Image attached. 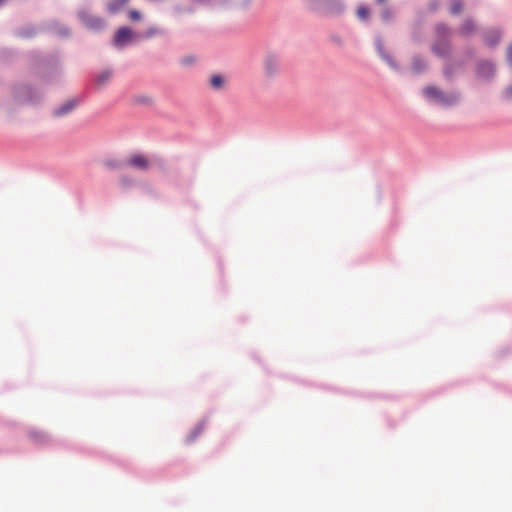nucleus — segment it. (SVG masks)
<instances>
[{
	"instance_id": "1",
	"label": "nucleus",
	"mask_w": 512,
	"mask_h": 512,
	"mask_svg": "<svg viewBox=\"0 0 512 512\" xmlns=\"http://www.w3.org/2000/svg\"><path fill=\"white\" fill-rule=\"evenodd\" d=\"M424 95L431 101L441 106H450L458 100L454 93H445L434 86H428L423 90Z\"/></svg>"
},
{
	"instance_id": "2",
	"label": "nucleus",
	"mask_w": 512,
	"mask_h": 512,
	"mask_svg": "<svg viewBox=\"0 0 512 512\" xmlns=\"http://www.w3.org/2000/svg\"><path fill=\"white\" fill-rule=\"evenodd\" d=\"M451 36V30L444 24H439L436 26V42L433 46V51L440 55L444 56L450 51L449 38Z\"/></svg>"
},
{
	"instance_id": "3",
	"label": "nucleus",
	"mask_w": 512,
	"mask_h": 512,
	"mask_svg": "<svg viewBox=\"0 0 512 512\" xmlns=\"http://www.w3.org/2000/svg\"><path fill=\"white\" fill-rule=\"evenodd\" d=\"M496 63L492 60L482 59L475 66L476 77L483 81H491L496 75Z\"/></svg>"
},
{
	"instance_id": "4",
	"label": "nucleus",
	"mask_w": 512,
	"mask_h": 512,
	"mask_svg": "<svg viewBox=\"0 0 512 512\" xmlns=\"http://www.w3.org/2000/svg\"><path fill=\"white\" fill-rule=\"evenodd\" d=\"M80 18L83 24L90 30H100L104 26V21L101 18L92 16L88 12H81Z\"/></svg>"
},
{
	"instance_id": "5",
	"label": "nucleus",
	"mask_w": 512,
	"mask_h": 512,
	"mask_svg": "<svg viewBox=\"0 0 512 512\" xmlns=\"http://www.w3.org/2000/svg\"><path fill=\"white\" fill-rule=\"evenodd\" d=\"M127 165L139 170H147L149 168V160L142 154H134L127 159Z\"/></svg>"
},
{
	"instance_id": "6",
	"label": "nucleus",
	"mask_w": 512,
	"mask_h": 512,
	"mask_svg": "<svg viewBox=\"0 0 512 512\" xmlns=\"http://www.w3.org/2000/svg\"><path fill=\"white\" fill-rule=\"evenodd\" d=\"M501 32L498 29H490L483 35L484 44L490 48L497 46L501 40Z\"/></svg>"
},
{
	"instance_id": "7",
	"label": "nucleus",
	"mask_w": 512,
	"mask_h": 512,
	"mask_svg": "<svg viewBox=\"0 0 512 512\" xmlns=\"http://www.w3.org/2000/svg\"><path fill=\"white\" fill-rule=\"evenodd\" d=\"M133 32L131 29L122 27L114 36V44L116 46H123L132 39Z\"/></svg>"
},
{
	"instance_id": "8",
	"label": "nucleus",
	"mask_w": 512,
	"mask_h": 512,
	"mask_svg": "<svg viewBox=\"0 0 512 512\" xmlns=\"http://www.w3.org/2000/svg\"><path fill=\"white\" fill-rule=\"evenodd\" d=\"M475 32H476V24L471 19L464 20L457 31V33L463 37L470 36V35L474 34Z\"/></svg>"
},
{
	"instance_id": "9",
	"label": "nucleus",
	"mask_w": 512,
	"mask_h": 512,
	"mask_svg": "<svg viewBox=\"0 0 512 512\" xmlns=\"http://www.w3.org/2000/svg\"><path fill=\"white\" fill-rule=\"evenodd\" d=\"M77 105L76 100H69L59 108H57L54 112L56 116H63L71 112Z\"/></svg>"
},
{
	"instance_id": "10",
	"label": "nucleus",
	"mask_w": 512,
	"mask_h": 512,
	"mask_svg": "<svg viewBox=\"0 0 512 512\" xmlns=\"http://www.w3.org/2000/svg\"><path fill=\"white\" fill-rule=\"evenodd\" d=\"M264 66L268 74L274 73L277 69V59L272 55H268L264 60Z\"/></svg>"
},
{
	"instance_id": "11",
	"label": "nucleus",
	"mask_w": 512,
	"mask_h": 512,
	"mask_svg": "<svg viewBox=\"0 0 512 512\" xmlns=\"http://www.w3.org/2000/svg\"><path fill=\"white\" fill-rule=\"evenodd\" d=\"M464 3L462 0H451L449 10L452 15H458L462 12Z\"/></svg>"
},
{
	"instance_id": "12",
	"label": "nucleus",
	"mask_w": 512,
	"mask_h": 512,
	"mask_svg": "<svg viewBox=\"0 0 512 512\" xmlns=\"http://www.w3.org/2000/svg\"><path fill=\"white\" fill-rule=\"evenodd\" d=\"M376 48H377V51L378 53L381 55V57L386 60L391 66H394V63L392 62V60L389 58V56L385 53L384 51V47H383V43L378 40L377 43H376Z\"/></svg>"
},
{
	"instance_id": "13",
	"label": "nucleus",
	"mask_w": 512,
	"mask_h": 512,
	"mask_svg": "<svg viewBox=\"0 0 512 512\" xmlns=\"http://www.w3.org/2000/svg\"><path fill=\"white\" fill-rule=\"evenodd\" d=\"M356 14L361 20H367L370 15V10L366 6H359L357 8Z\"/></svg>"
},
{
	"instance_id": "14",
	"label": "nucleus",
	"mask_w": 512,
	"mask_h": 512,
	"mask_svg": "<svg viewBox=\"0 0 512 512\" xmlns=\"http://www.w3.org/2000/svg\"><path fill=\"white\" fill-rule=\"evenodd\" d=\"M223 83H224V80L220 75H214V76H212V78L210 80L211 86L215 89L221 88Z\"/></svg>"
},
{
	"instance_id": "15",
	"label": "nucleus",
	"mask_w": 512,
	"mask_h": 512,
	"mask_svg": "<svg viewBox=\"0 0 512 512\" xmlns=\"http://www.w3.org/2000/svg\"><path fill=\"white\" fill-rule=\"evenodd\" d=\"M111 77V72L110 71H104L102 72L98 78H97V82L99 84H104L105 82H107Z\"/></svg>"
},
{
	"instance_id": "16",
	"label": "nucleus",
	"mask_w": 512,
	"mask_h": 512,
	"mask_svg": "<svg viewBox=\"0 0 512 512\" xmlns=\"http://www.w3.org/2000/svg\"><path fill=\"white\" fill-rule=\"evenodd\" d=\"M502 95L504 99L512 101V83L503 90Z\"/></svg>"
},
{
	"instance_id": "17",
	"label": "nucleus",
	"mask_w": 512,
	"mask_h": 512,
	"mask_svg": "<svg viewBox=\"0 0 512 512\" xmlns=\"http://www.w3.org/2000/svg\"><path fill=\"white\" fill-rule=\"evenodd\" d=\"M506 61L512 67V42L506 48Z\"/></svg>"
},
{
	"instance_id": "18",
	"label": "nucleus",
	"mask_w": 512,
	"mask_h": 512,
	"mask_svg": "<svg viewBox=\"0 0 512 512\" xmlns=\"http://www.w3.org/2000/svg\"><path fill=\"white\" fill-rule=\"evenodd\" d=\"M440 6V2L439 0H431L429 3H428V10L430 12H434L436 11Z\"/></svg>"
},
{
	"instance_id": "19",
	"label": "nucleus",
	"mask_w": 512,
	"mask_h": 512,
	"mask_svg": "<svg viewBox=\"0 0 512 512\" xmlns=\"http://www.w3.org/2000/svg\"><path fill=\"white\" fill-rule=\"evenodd\" d=\"M392 15H393V12L391 11V9L389 8H385L382 13H381V17L383 20L385 21H388L392 18Z\"/></svg>"
},
{
	"instance_id": "20",
	"label": "nucleus",
	"mask_w": 512,
	"mask_h": 512,
	"mask_svg": "<svg viewBox=\"0 0 512 512\" xmlns=\"http://www.w3.org/2000/svg\"><path fill=\"white\" fill-rule=\"evenodd\" d=\"M413 66H414L415 71L419 72V71H421L422 67L425 66V64L422 63V61L420 59H415Z\"/></svg>"
},
{
	"instance_id": "21",
	"label": "nucleus",
	"mask_w": 512,
	"mask_h": 512,
	"mask_svg": "<svg viewBox=\"0 0 512 512\" xmlns=\"http://www.w3.org/2000/svg\"><path fill=\"white\" fill-rule=\"evenodd\" d=\"M129 15L132 20H139L141 18L140 13L135 10L130 11Z\"/></svg>"
},
{
	"instance_id": "22",
	"label": "nucleus",
	"mask_w": 512,
	"mask_h": 512,
	"mask_svg": "<svg viewBox=\"0 0 512 512\" xmlns=\"http://www.w3.org/2000/svg\"><path fill=\"white\" fill-rule=\"evenodd\" d=\"M31 437H33L35 440H38V439L43 438V434L40 432H34V433H31Z\"/></svg>"
},
{
	"instance_id": "23",
	"label": "nucleus",
	"mask_w": 512,
	"mask_h": 512,
	"mask_svg": "<svg viewBox=\"0 0 512 512\" xmlns=\"http://www.w3.org/2000/svg\"><path fill=\"white\" fill-rule=\"evenodd\" d=\"M109 10H110L111 12H115V11H116V8H115L114 6H112V5H110V6H109Z\"/></svg>"
},
{
	"instance_id": "24",
	"label": "nucleus",
	"mask_w": 512,
	"mask_h": 512,
	"mask_svg": "<svg viewBox=\"0 0 512 512\" xmlns=\"http://www.w3.org/2000/svg\"><path fill=\"white\" fill-rule=\"evenodd\" d=\"M312 3L318 2L319 0H309Z\"/></svg>"
},
{
	"instance_id": "25",
	"label": "nucleus",
	"mask_w": 512,
	"mask_h": 512,
	"mask_svg": "<svg viewBox=\"0 0 512 512\" xmlns=\"http://www.w3.org/2000/svg\"><path fill=\"white\" fill-rule=\"evenodd\" d=\"M126 0H122V3L125 2Z\"/></svg>"
}]
</instances>
